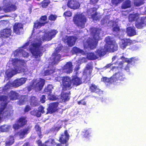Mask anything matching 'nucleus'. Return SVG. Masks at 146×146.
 Listing matches in <instances>:
<instances>
[{
    "mask_svg": "<svg viewBox=\"0 0 146 146\" xmlns=\"http://www.w3.org/2000/svg\"><path fill=\"white\" fill-rule=\"evenodd\" d=\"M57 33L56 30H51L46 33H39L36 38L31 42L29 46V50L35 58L40 57L45 50L44 48L40 47L41 43L46 41L50 40Z\"/></svg>",
    "mask_w": 146,
    "mask_h": 146,
    "instance_id": "nucleus-1",
    "label": "nucleus"
},
{
    "mask_svg": "<svg viewBox=\"0 0 146 146\" xmlns=\"http://www.w3.org/2000/svg\"><path fill=\"white\" fill-rule=\"evenodd\" d=\"M25 65L26 64L23 60L11 58L7 65V66L10 68L7 69L6 72L7 79L17 73L22 72H25L26 70H24L22 67L25 66Z\"/></svg>",
    "mask_w": 146,
    "mask_h": 146,
    "instance_id": "nucleus-2",
    "label": "nucleus"
},
{
    "mask_svg": "<svg viewBox=\"0 0 146 146\" xmlns=\"http://www.w3.org/2000/svg\"><path fill=\"white\" fill-rule=\"evenodd\" d=\"M90 30L94 40L91 38H88L87 40L84 44V48L85 49H93L96 48L98 40L100 39L99 35L101 32H102L100 29L95 28H91Z\"/></svg>",
    "mask_w": 146,
    "mask_h": 146,
    "instance_id": "nucleus-3",
    "label": "nucleus"
},
{
    "mask_svg": "<svg viewBox=\"0 0 146 146\" xmlns=\"http://www.w3.org/2000/svg\"><path fill=\"white\" fill-rule=\"evenodd\" d=\"M72 78V80H70L68 77L66 76L62 78V82L63 90L65 91L70 89L71 88V84L77 86L82 83L81 79L77 76L76 75L73 76Z\"/></svg>",
    "mask_w": 146,
    "mask_h": 146,
    "instance_id": "nucleus-4",
    "label": "nucleus"
},
{
    "mask_svg": "<svg viewBox=\"0 0 146 146\" xmlns=\"http://www.w3.org/2000/svg\"><path fill=\"white\" fill-rule=\"evenodd\" d=\"M7 98L0 94V105L2 106V108L0 109V123L2 119L5 117L10 115V112L5 109L8 102Z\"/></svg>",
    "mask_w": 146,
    "mask_h": 146,
    "instance_id": "nucleus-5",
    "label": "nucleus"
},
{
    "mask_svg": "<svg viewBox=\"0 0 146 146\" xmlns=\"http://www.w3.org/2000/svg\"><path fill=\"white\" fill-rule=\"evenodd\" d=\"M105 40L106 43L105 46L101 48L102 51H105V54L107 51L113 52L117 50V46L115 41H113L109 37H108L105 38Z\"/></svg>",
    "mask_w": 146,
    "mask_h": 146,
    "instance_id": "nucleus-6",
    "label": "nucleus"
},
{
    "mask_svg": "<svg viewBox=\"0 0 146 146\" xmlns=\"http://www.w3.org/2000/svg\"><path fill=\"white\" fill-rule=\"evenodd\" d=\"M26 78H21L14 80L12 83L8 82L3 88H0V93H3L5 90L12 87H17L25 83L27 80Z\"/></svg>",
    "mask_w": 146,
    "mask_h": 146,
    "instance_id": "nucleus-7",
    "label": "nucleus"
},
{
    "mask_svg": "<svg viewBox=\"0 0 146 146\" xmlns=\"http://www.w3.org/2000/svg\"><path fill=\"white\" fill-rule=\"evenodd\" d=\"M73 21L74 24L80 29L84 27L86 22V17L84 13L77 14L75 15L73 18Z\"/></svg>",
    "mask_w": 146,
    "mask_h": 146,
    "instance_id": "nucleus-8",
    "label": "nucleus"
},
{
    "mask_svg": "<svg viewBox=\"0 0 146 146\" xmlns=\"http://www.w3.org/2000/svg\"><path fill=\"white\" fill-rule=\"evenodd\" d=\"M45 80L40 78L37 79H34L32 82L31 84L29 86L28 89H34L36 91L40 90L42 88L44 84Z\"/></svg>",
    "mask_w": 146,
    "mask_h": 146,
    "instance_id": "nucleus-9",
    "label": "nucleus"
},
{
    "mask_svg": "<svg viewBox=\"0 0 146 146\" xmlns=\"http://www.w3.org/2000/svg\"><path fill=\"white\" fill-rule=\"evenodd\" d=\"M102 49L100 48L97 50L95 54L90 52L87 54V57L89 60H94L98 58L99 56H104L105 54V51H102Z\"/></svg>",
    "mask_w": 146,
    "mask_h": 146,
    "instance_id": "nucleus-10",
    "label": "nucleus"
},
{
    "mask_svg": "<svg viewBox=\"0 0 146 146\" xmlns=\"http://www.w3.org/2000/svg\"><path fill=\"white\" fill-rule=\"evenodd\" d=\"M126 62H124L123 63H120V64L119 65V68H122L121 67V64H123V65L122 66H123L124 65H127V66L125 68V70L128 71L129 70V67L131 65L134 64L135 62V58H131L130 59H128L124 58L123 59Z\"/></svg>",
    "mask_w": 146,
    "mask_h": 146,
    "instance_id": "nucleus-11",
    "label": "nucleus"
},
{
    "mask_svg": "<svg viewBox=\"0 0 146 146\" xmlns=\"http://www.w3.org/2000/svg\"><path fill=\"white\" fill-rule=\"evenodd\" d=\"M76 40L77 38L76 37L66 36H64L63 38V40L65 42H66L69 46H72L74 45Z\"/></svg>",
    "mask_w": 146,
    "mask_h": 146,
    "instance_id": "nucleus-12",
    "label": "nucleus"
},
{
    "mask_svg": "<svg viewBox=\"0 0 146 146\" xmlns=\"http://www.w3.org/2000/svg\"><path fill=\"white\" fill-rule=\"evenodd\" d=\"M87 15L90 18H92L94 20H97L99 19L98 15L96 13V8L91 9L88 10L87 11Z\"/></svg>",
    "mask_w": 146,
    "mask_h": 146,
    "instance_id": "nucleus-13",
    "label": "nucleus"
},
{
    "mask_svg": "<svg viewBox=\"0 0 146 146\" xmlns=\"http://www.w3.org/2000/svg\"><path fill=\"white\" fill-rule=\"evenodd\" d=\"M61 50V48L60 47L56 48L55 50L56 52L53 54L52 58L53 59L52 62L53 64H57L60 60V55L59 54H58L57 53Z\"/></svg>",
    "mask_w": 146,
    "mask_h": 146,
    "instance_id": "nucleus-14",
    "label": "nucleus"
},
{
    "mask_svg": "<svg viewBox=\"0 0 146 146\" xmlns=\"http://www.w3.org/2000/svg\"><path fill=\"white\" fill-rule=\"evenodd\" d=\"M112 81L114 80L113 82L117 81V82H119V81H124L125 78L122 73L120 72L116 73L111 77Z\"/></svg>",
    "mask_w": 146,
    "mask_h": 146,
    "instance_id": "nucleus-15",
    "label": "nucleus"
},
{
    "mask_svg": "<svg viewBox=\"0 0 146 146\" xmlns=\"http://www.w3.org/2000/svg\"><path fill=\"white\" fill-rule=\"evenodd\" d=\"M67 6L72 9H76L79 8L80 5L78 1L75 0H69Z\"/></svg>",
    "mask_w": 146,
    "mask_h": 146,
    "instance_id": "nucleus-16",
    "label": "nucleus"
},
{
    "mask_svg": "<svg viewBox=\"0 0 146 146\" xmlns=\"http://www.w3.org/2000/svg\"><path fill=\"white\" fill-rule=\"evenodd\" d=\"M51 88H52V85H49L45 88L44 90L45 92H47L48 99L50 100H54L56 99V98L54 95L51 94Z\"/></svg>",
    "mask_w": 146,
    "mask_h": 146,
    "instance_id": "nucleus-17",
    "label": "nucleus"
},
{
    "mask_svg": "<svg viewBox=\"0 0 146 146\" xmlns=\"http://www.w3.org/2000/svg\"><path fill=\"white\" fill-rule=\"evenodd\" d=\"M58 103H54L50 104L47 109L46 113H52L58 110Z\"/></svg>",
    "mask_w": 146,
    "mask_h": 146,
    "instance_id": "nucleus-18",
    "label": "nucleus"
},
{
    "mask_svg": "<svg viewBox=\"0 0 146 146\" xmlns=\"http://www.w3.org/2000/svg\"><path fill=\"white\" fill-rule=\"evenodd\" d=\"M14 32L17 34H19L23 30V25L21 23H16L13 27Z\"/></svg>",
    "mask_w": 146,
    "mask_h": 146,
    "instance_id": "nucleus-19",
    "label": "nucleus"
},
{
    "mask_svg": "<svg viewBox=\"0 0 146 146\" xmlns=\"http://www.w3.org/2000/svg\"><path fill=\"white\" fill-rule=\"evenodd\" d=\"M69 136L67 131H65L60 137L59 141L62 143H66L69 139Z\"/></svg>",
    "mask_w": 146,
    "mask_h": 146,
    "instance_id": "nucleus-20",
    "label": "nucleus"
},
{
    "mask_svg": "<svg viewBox=\"0 0 146 146\" xmlns=\"http://www.w3.org/2000/svg\"><path fill=\"white\" fill-rule=\"evenodd\" d=\"M11 30L8 29L3 30L0 33V37L4 38L9 37L11 35Z\"/></svg>",
    "mask_w": 146,
    "mask_h": 146,
    "instance_id": "nucleus-21",
    "label": "nucleus"
},
{
    "mask_svg": "<svg viewBox=\"0 0 146 146\" xmlns=\"http://www.w3.org/2000/svg\"><path fill=\"white\" fill-rule=\"evenodd\" d=\"M72 66L71 62H68L64 66L63 70L65 72L70 73L72 71Z\"/></svg>",
    "mask_w": 146,
    "mask_h": 146,
    "instance_id": "nucleus-22",
    "label": "nucleus"
},
{
    "mask_svg": "<svg viewBox=\"0 0 146 146\" xmlns=\"http://www.w3.org/2000/svg\"><path fill=\"white\" fill-rule=\"evenodd\" d=\"M16 9V7L14 5L8 4L6 5L3 9L5 12H7L12 11H15Z\"/></svg>",
    "mask_w": 146,
    "mask_h": 146,
    "instance_id": "nucleus-23",
    "label": "nucleus"
},
{
    "mask_svg": "<svg viewBox=\"0 0 146 146\" xmlns=\"http://www.w3.org/2000/svg\"><path fill=\"white\" fill-rule=\"evenodd\" d=\"M28 131L29 129L27 128L21 130L18 132L17 133V135L20 138L25 137V135L27 134Z\"/></svg>",
    "mask_w": 146,
    "mask_h": 146,
    "instance_id": "nucleus-24",
    "label": "nucleus"
},
{
    "mask_svg": "<svg viewBox=\"0 0 146 146\" xmlns=\"http://www.w3.org/2000/svg\"><path fill=\"white\" fill-rule=\"evenodd\" d=\"M130 41L129 39H127L121 40L120 43V46L121 48L123 49L125 48Z\"/></svg>",
    "mask_w": 146,
    "mask_h": 146,
    "instance_id": "nucleus-25",
    "label": "nucleus"
},
{
    "mask_svg": "<svg viewBox=\"0 0 146 146\" xmlns=\"http://www.w3.org/2000/svg\"><path fill=\"white\" fill-rule=\"evenodd\" d=\"M45 24V23L44 22H42L39 21H36L35 23H34L33 33L35 32V29L39 28L41 27L44 26Z\"/></svg>",
    "mask_w": 146,
    "mask_h": 146,
    "instance_id": "nucleus-26",
    "label": "nucleus"
},
{
    "mask_svg": "<svg viewBox=\"0 0 146 146\" xmlns=\"http://www.w3.org/2000/svg\"><path fill=\"white\" fill-rule=\"evenodd\" d=\"M69 92L67 91L66 92H62L61 94V99L62 102H65L68 101L69 99Z\"/></svg>",
    "mask_w": 146,
    "mask_h": 146,
    "instance_id": "nucleus-27",
    "label": "nucleus"
},
{
    "mask_svg": "<svg viewBox=\"0 0 146 146\" xmlns=\"http://www.w3.org/2000/svg\"><path fill=\"white\" fill-rule=\"evenodd\" d=\"M126 32L127 35L130 36H132L136 34V32L134 27H129L127 29Z\"/></svg>",
    "mask_w": 146,
    "mask_h": 146,
    "instance_id": "nucleus-28",
    "label": "nucleus"
},
{
    "mask_svg": "<svg viewBox=\"0 0 146 146\" xmlns=\"http://www.w3.org/2000/svg\"><path fill=\"white\" fill-rule=\"evenodd\" d=\"M139 15L136 13H134L132 14H130L129 17V21L136 20L139 18Z\"/></svg>",
    "mask_w": 146,
    "mask_h": 146,
    "instance_id": "nucleus-29",
    "label": "nucleus"
},
{
    "mask_svg": "<svg viewBox=\"0 0 146 146\" xmlns=\"http://www.w3.org/2000/svg\"><path fill=\"white\" fill-rule=\"evenodd\" d=\"M18 95L17 93L13 91L11 92L9 95L10 99L12 100L17 99L18 98Z\"/></svg>",
    "mask_w": 146,
    "mask_h": 146,
    "instance_id": "nucleus-30",
    "label": "nucleus"
},
{
    "mask_svg": "<svg viewBox=\"0 0 146 146\" xmlns=\"http://www.w3.org/2000/svg\"><path fill=\"white\" fill-rule=\"evenodd\" d=\"M11 129L10 126L8 125H4L0 127V131L2 132H7Z\"/></svg>",
    "mask_w": 146,
    "mask_h": 146,
    "instance_id": "nucleus-31",
    "label": "nucleus"
},
{
    "mask_svg": "<svg viewBox=\"0 0 146 146\" xmlns=\"http://www.w3.org/2000/svg\"><path fill=\"white\" fill-rule=\"evenodd\" d=\"M72 53L73 54L76 53V54L81 53L82 54H84L85 52L84 51L81 50L80 49L76 47H74L73 48L72 51Z\"/></svg>",
    "mask_w": 146,
    "mask_h": 146,
    "instance_id": "nucleus-32",
    "label": "nucleus"
},
{
    "mask_svg": "<svg viewBox=\"0 0 146 146\" xmlns=\"http://www.w3.org/2000/svg\"><path fill=\"white\" fill-rule=\"evenodd\" d=\"M27 122V120L25 117H21L19 119L17 122L19 125L22 126L26 124Z\"/></svg>",
    "mask_w": 146,
    "mask_h": 146,
    "instance_id": "nucleus-33",
    "label": "nucleus"
},
{
    "mask_svg": "<svg viewBox=\"0 0 146 146\" xmlns=\"http://www.w3.org/2000/svg\"><path fill=\"white\" fill-rule=\"evenodd\" d=\"M90 88L92 92H98L100 91V90L94 84H92L90 87Z\"/></svg>",
    "mask_w": 146,
    "mask_h": 146,
    "instance_id": "nucleus-34",
    "label": "nucleus"
},
{
    "mask_svg": "<svg viewBox=\"0 0 146 146\" xmlns=\"http://www.w3.org/2000/svg\"><path fill=\"white\" fill-rule=\"evenodd\" d=\"M23 51L22 48H19L17 50L13 52V54L14 57L21 56V52Z\"/></svg>",
    "mask_w": 146,
    "mask_h": 146,
    "instance_id": "nucleus-35",
    "label": "nucleus"
},
{
    "mask_svg": "<svg viewBox=\"0 0 146 146\" xmlns=\"http://www.w3.org/2000/svg\"><path fill=\"white\" fill-rule=\"evenodd\" d=\"M131 2L130 1L127 0L124 2L122 6V9H126L130 7Z\"/></svg>",
    "mask_w": 146,
    "mask_h": 146,
    "instance_id": "nucleus-36",
    "label": "nucleus"
},
{
    "mask_svg": "<svg viewBox=\"0 0 146 146\" xmlns=\"http://www.w3.org/2000/svg\"><path fill=\"white\" fill-rule=\"evenodd\" d=\"M31 105L33 106H36L37 105L38 103L36 98L34 96H33L31 98Z\"/></svg>",
    "mask_w": 146,
    "mask_h": 146,
    "instance_id": "nucleus-37",
    "label": "nucleus"
},
{
    "mask_svg": "<svg viewBox=\"0 0 146 146\" xmlns=\"http://www.w3.org/2000/svg\"><path fill=\"white\" fill-rule=\"evenodd\" d=\"M31 114L40 117L41 115V113L38 112V110H34L30 112Z\"/></svg>",
    "mask_w": 146,
    "mask_h": 146,
    "instance_id": "nucleus-38",
    "label": "nucleus"
},
{
    "mask_svg": "<svg viewBox=\"0 0 146 146\" xmlns=\"http://www.w3.org/2000/svg\"><path fill=\"white\" fill-rule=\"evenodd\" d=\"M101 81L106 83H110L113 82L114 80L112 81V79H111V77L110 78L106 77H104L101 79Z\"/></svg>",
    "mask_w": 146,
    "mask_h": 146,
    "instance_id": "nucleus-39",
    "label": "nucleus"
},
{
    "mask_svg": "<svg viewBox=\"0 0 146 146\" xmlns=\"http://www.w3.org/2000/svg\"><path fill=\"white\" fill-rule=\"evenodd\" d=\"M91 132V130L89 129H88L86 131H85L84 132H83L84 136L85 137H88L91 136L90 134Z\"/></svg>",
    "mask_w": 146,
    "mask_h": 146,
    "instance_id": "nucleus-40",
    "label": "nucleus"
},
{
    "mask_svg": "<svg viewBox=\"0 0 146 146\" xmlns=\"http://www.w3.org/2000/svg\"><path fill=\"white\" fill-rule=\"evenodd\" d=\"M27 100L26 96H24L22 97L21 98L18 104L20 105H22L24 104L25 102Z\"/></svg>",
    "mask_w": 146,
    "mask_h": 146,
    "instance_id": "nucleus-41",
    "label": "nucleus"
},
{
    "mask_svg": "<svg viewBox=\"0 0 146 146\" xmlns=\"http://www.w3.org/2000/svg\"><path fill=\"white\" fill-rule=\"evenodd\" d=\"M145 25V24L142 21L140 23H136L135 24L136 27L138 29H141Z\"/></svg>",
    "mask_w": 146,
    "mask_h": 146,
    "instance_id": "nucleus-42",
    "label": "nucleus"
},
{
    "mask_svg": "<svg viewBox=\"0 0 146 146\" xmlns=\"http://www.w3.org/2000/svg\"><path fill=\"white\" fill-rule=\"evenodd\" d=\"M14 142L13 137H11L9 139H8L6 142V146L7 145H11Z\"/></svg>",
    "mask_w": 146,
    "mask_h": 146,
    "instance_id": "nucleus-43",
    "label": "nucleus"
},
{
    "mask_svg": "<svg viewBox=\"0 0 146 146\" xmlns=\"http://www.w3.org/2000/svg\"><path fill=\"white\" fill-rule=\"evenodd\" d=\"M144 0H134V4L136 6H139L143 3Z\"/></svg>",
    "mask_w": 146,
    "mask_h": 146,
    "instance_id": "nucleus-44",
    "label": "nucleus"
},
{
    "mask_svg": "<svg viewBox=\"0 0 146 146\" xmlns=\"http://www.w3.org/2000/svg\"><path fill=\"white\" fill-rule=\"evenodd\" d=\"M87 60L86 58L84 57H82L80 58L78 60V61H76L77 62L78 65L82 63H83L87 61Z\"/></svg>",
    "mask_w": 146,
    "mask_h": 146,
    "instance_id": "nucleus-45",
    "label": "nucleus"
},
{
    "mask_svg": "<svg viewBox=\"0 0 146 146\" xmlns=\"http://www.w3.org/2000/svg\"><path fill=\"white\" fill-rule=\"evenodd\" d=\"M50 3V1L48 0H44L42 2L41 6L43 8H45Z\"/></svg>",
    "mask_w": 146,
    "mask_h": 146,
    "instance_id": "nucleus-46",
    "label": "nucleus"
},
{
    "mask_svg": "<svg viewBox=\"0 0 146 146\" xmlns=\"http://www.w3.org/2000/svg\"><path fill=\"white\" fill-rule=\"evenodd\" d=\"M35 129L36 131L37 132V133L38 134L39 137H41V136L40 135V127H39L38 125H36L35 127Z\"/></svg>",
    "mask_w": 146,
    "mask_h": 146,
    "instance_id": "nucleus-47",
    "label": "nucleus"
},
{
    "mask_svg": "<svg viewBox=\"0 0 146 146\" xmlns=\"http://www.w3.org/2000/svg\"><path fill=\"white\" fill-rule=\"evenodd\" d=\"M123 0H112L111 3L113 5L116 6L119 3L121 2Z\"/></svg>",
    "mask_w": 146,
    "mask_h": 146,
    "instance_id": "nucleus-48",
    "label": "nucleus"
},
{
    "mask_svg": "<svg viewBox=\"0 0 146 146\" xmlns=\"http://www.w3.org/2000/svg\"><path fill=\"white\" fill-rule=\"evenodd\" d=\"M54 71L53 70H51L49 71L48 70H46L44 72V74L43 76H46L48 75L49 74H51L52 73L54 72Z\"/></svg>",
    "mask_w": 146,
    "mask_h": 146,
    "instance_id": "nucleus-49",
    "label": "nucleus"
},
{
    "mask_svg": "<svg viewBox=\"0 0 146 146\" xmlns=\"http://www.w3.org/2000/svg\"><path fill=\"white\" fill-rule=\"evenodd\" d=\"M57 16L56 15H51L49 16L48 18L51 21H54L56 18Z\"/></svg>",
    "mask_w": 146,
    "mask_h": 146,
    "instance_id": "nucleus-50",
    "label": "nucleus"
},
{
    "mask_svg": "<svg viewBox=\"0 0 146 146\" xmlns=\"http://www.w3.org/2000/svg\"><path fill=\"white\" fill-rule=\"evenodd\" d=\"M64 15L65 17H71L72 15V13L70 11H67L65 12L64 13Z\"/></svg>",
    "mask_w": 146,
    "mask_h": 146,
    "instance_id": "nucleus-51",
    "label": "nucleus"
},
{
    "mask_svg": "<svg viewBox=\"0 0 146 146\" xmlns=\"http://www.w3.org/2000/svg\"><path fill=\"white\" fill-rule=\"evenodd\" d=\"M119 27L117 25V24L115 23V27H114L113 28V32L114 33L119 31Z\"/></svg>",
    "mask_w": 146,
    "mask_h": 146,
    "instance_id": "nucleus-52",
    "label": "nucleus"
},
{
    "mask_svg": "<svg viewBox=\"0 0 146 146\" xmlns=\"http://www.w3.org/2000/svg\"><path fill=\"white\" fill-rule=\"evenodd\" d=\"M21 55L23 56L24 57H27L29 56V54L23 49V51L21 52Z\"/></svg>",
    "mask_w": 146,
    "mask_h": 146,
    "instance_id": "nucleus-53",
    "label": "nucleus"
},
{
    "mask_svg": "<svg viewBox=\"0 0 146 146\" xmlns=\"http://www.w3.org/2000/svg\"><path fill=\"white\" fill-rule=\"evenodd\" d=\"M38 112H40V113H45L44 108L42 106H40L38 108Z\"/></svg>",
    "mask_w": 146,
    "mask_h": 146,
    "instance_id": "nucleus-54",
    "label": "nucleus"
},
{
    "mask_svg": "<svg viewBox=\"0 0 146 146\" xmlns=\"http://www.w3.org/2000/svg\"><path fill=\"white\" fill-rule=\"evenodd\" d=\"M46 19L47 17L46 16H42L40 18V19L39 21H42V22H44L45 24L46 22L45 21H46Z\"/></svg>",
    "mask_w": 146,
    "mask_h": 146,
    "instance_id": "nucleus-55",
    "label": "nucleus"
},
{
    "mask_svg": "<svg viewBox=\"0 0 146 146\" xmlns=\"http://www.w3.org/2000/svg\"><path fill=\"white\" fill-rule=\"evenodd\" d=\"M20 127H21L19 125V124L17 123V124H15L13 125V127L15 129H18Z\"/></svg>",
    "mask_w": 146,
    "mask_h": 146,
    "instance_id": "nucleus-56",
    "label": "nucleus"
},
{
    "mask_svg": "<svg viewBox=\"0 0 146 146\" xmlns=\"http://www.w3.org/2000/svg\"><path fill=\"white\" fill-rule=\"evenodd\" d=\"M45 96L44 95H42L41 97L40 101L42 103H44L45 102Z\"/></svg>",
    "mask_w": 146,
    "mask_h": 146,
    "instance_id": "nucleus-57",
    "label": "nucleus"
},
{
    "mask_svg": "<svg viewBox=\"0 0 146 146\" xmlns=\"http://www.w3.org/2000/svg\"><path fill=\"white\" fill-rule=\"evenodd\" d=\"M31 110V108L30 107L28 106H26L25 107V112H28L29 110Z\"/></svg>",
    "mask_w": 146,
    "mask_h": 146,
    "instance_id": "nucleus-58",
    "label": "nucleus"
},
{
    "mask_svg": "<svg viewBox=\"0 0 146 146\" xmlns=\"http://www.w3.org/2000/svg\"><path fill=\"white\" fill-rule=\"evenodd\" d=\"M98 0H90V3L91 4H95L98 2Z\"/></svg>",
    "mask_w": 146,
    "mask_h": 146,
    "instance_id": "nucleus-59",
    "label": "nucleus"
},
{
    "mask_svg": "<svg viewBox=\"0 0 146 146\" xmlns=\"http://www.w3.org/2000/svg\"><path fill=\"white\" fill-rule=\"evenodd\" d=\"M30 43V42H27L25 44V45H24V46H23V48H26L27 46H28Z\"/></svg>",
    "mask_w": 146,
    "mask_h": 146,
    "instance_id": "nucleus-60",
    "label": "nucleus"
},
{
    "mask_svg": "<svg viewBox=\"0 0 146 146\" xmlns=\"http://www.w3.org/2000/svg\"><path fill=\"white\" fill-rule=\"evenodd\" d=\"M78 103L79 104H82L83 105H85L86 104V103L85 102L82 100L78 102Z\"/></svg>",
    "mask_w": 146,
    "mask_h": 146,
    "instance_id": "nucleus-61",
    "label": "nucleus"
},
{
    "mask_svg": "<svg viewBox=\"0 0 146 146\" xmlns=\"http://www.w3.org/2000/svg\"><path fill=\"white\" fill-rule=\"evenodd\" d=\"M61 79V78L60 77H56L55 79L56 80L59 81Z\"/></svg>",
    "mask_w": 146,
    "mask_h": 146,
    "instance_id": "nucleus-62",
    "label": "nucleus"
},
{
    "mask_svg": "<svg viewBox=\"0 0 146 146\" xmlns=\"http://www.w3.org/2000/svg\"><path fill=\"white\" fill-rule=\"evenodd\" d=\"M111 64H108L106 66V68H108L111 65Z\"/></svg>",
    "mask_w": 146,
    "mask_h": 146,
    "instance_id": "nucleus-63",
    "label": "nucleus"
},
{
    "mask_svg": "<svg viewBox=\"0 0 146 146\" xmlns=\"http://www.w3.org/2000/svg\"><path fill=\"white\" fill-rule=\"evenodd\" d=\"M29 144L28 143H25L23 146H29Z\"/></svg>",
    "mask_w": 146,
    "mask_h": 146,
    "instance_id": "nucleus-64",
    "label": "nucleus"
}]
</instances>
